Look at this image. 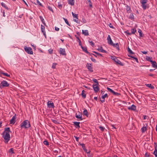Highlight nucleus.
Instances as JSON below:
<instances>
[{"label": "nucleus", "mask_w": 157, "mask_h": 157, "mask_svg": "<svg viewBox=\"0 0 157 157\" xmlns=\"http://www.w3.org/2000/svg\"><path fill=\"white\" fill-rule=\"evenodd\" d=\"M90 59H91V60L92 61H93V62H96V60L94 59V58H92V57H91L90 58Z\"/></svg>", "instance_id": "4d7b16f0"}, {"label": "nucleus", "mask_w": 157, "mask_h": 157, "mask_svg": "<svg viewBox=\"0 0 157 157\" xmlns=\"http://www.w3.org/2000/svg\"><path fill=\"white\" fill-rule=\"evenodd\" d=\"M146 85L147 86L150 88L151 89H153L154 88V86L151 85V84H146Z\"/></svg>", "instance_id": "7c9ffc66"}, {"label": "nucleus", "mask_w": 157, "mask_h": 157, "mask_svg": "<svg viewBox=\"0 0 157 157\" xmlns=\"http://www.w3.org/2000/svg\"><path fill=\"white\" fill-rule=\"evenodd\" d=\"M88 2L89 3V6L91 7L92 6V4L90 0H87Z\"/></svg>", "instance_id": "a19ab883"}, {"label": "nucleus", "mask_w": 157, "mask_h": 157, "mask_svg": "<svg viewBox=\"0 0 157 157\" xmlns=\"http://www.w3.org/2000/svg\"><path fill=\"white\" fill-rule=\"evenodd\" d=\"M79 42V44L80 46L81 47H82V43L81 40H79V41H78Z\"/></svg>", "instance_id": "bf43d9fd"}, {"label": "nucleus", "mask_w": 157, "mask_h": 157, "mask_svg": "<svg viewBox=\"0 0 157 157\" xmlns=\"http://www.w3.org/2000/svg\"><path fill=\"white\" fill-rule=\"evenodd\" d=\"M25 51L29 54H33V52L32 48L30 47H25Z\"/></svg>", "instance_id": "20e7f679"}, {"label": "nucleus", "mask_w": 157, "mask_h": 157, "mask_svg": "<svg viewBox=\"0 0 157 157\" xmlns=\"http://www.w3.org/2000/svg\"><path fill=\"white\" fill-rule=\"evenodd\" d=\"M72 13V15L73 16V17L75 18L76 19H78V14H75L74 13H73V12Z\"/></svg>", "instance_id": "c85d7f7f"}, {"label": "nucleus", "mask_w": 157, "mask_h": 157, "mask_svg": "<svg viewBox=\"0 0 157 157\" xmlns=\"http://www.w3.org/2000/svg\"><path fill=\"white\" fill-rule=\"evenodd\" d=\"M74 137H75V138L76 141H78V139L79 137L76 136H75Z\"/></svg>", "instance_id": "e2e57ef3"}, {"label": "nucleus", "mask_w": 157, "mask_h": 157, "mask_svg": "<svg viewBox=\"0 0 157 157\" xmlns=\"http://www.w3.org/2000/svg\"><path fill=\"white\" fill-rule=\"evenodd\" d=\"M136 32V30L134 29H131V34H134Z\"/></svg>", "instance_id": "58836bf2"}, {"label": "nucleus", "mask_w": 157, "mask_h": 157, "mask_svg": "<svg viewBox=\"0 0 157 157\" xmlns=\"http://www.w3.org/2000/svg\"><path fill=\"white\" fill-rule=\"evenodd\" d=\"M59 52L60 54H62L63 55L65 56L66 55L65 49L64 48H59Z\"/></svg>", "instance_id": "9d476101"}, {"label": "nucleus", "mask_w": 157, "mask_h": 157, "mask_svg": "<svg viewBox=\"0 0 157 157\" xmlns=\"http://www.w3.org/2000/svg\"><path fill=\"white\" fill-rule=\"evenodd\" d=\"M113 94H114V95H119L120 94L119 93H117V92H116L114 91V92H113Z\"/></svg>", "instance_id": "3c124183"}, {"label": "nucleus", "mask_w": 157, "mask_h": 157, "mask_svg": "<svg viewBox=\"0 0 157 157\" xmlns=\"http://www.w3.org/2000/svg\"><path fill=\"white\" fill-rule=\"evenodd\" d=\"M68 2L69 4L72 6L74 5V0H68Z\"/></svg>", "instance_id": "412c9836"}, {"label": "nucleus", "mask_w": 157, "mask_h": 157, "mask_svg": "<svg viewBox=\"0 0 157 157\" xmlns=\"http://www.w3.org/2000/svg\"><path fill=\"white\" fill-rule=\"evenodd\" d=\"M126 10L128 13H130L131 8L130 6H127Z\"/></svg>", "instance_id": "bb28decb"}, {"label": "nucleus", "mask_w": 157, "mask_h": 157, "mask_svg": "<svg viewBox=\"0 0 157 157\" xmlns=\"http://www.w3.org/2000/svg\"><path fill=\"white\" fill-rule=\"evenodd\" d=\"M151 58H150L149 57H148V59H147V60H148V61H151V60H152L151 59Z\"/></svg>", "instance_id": "680f3d73"}, {"label": "nucleus", "mask_w": 157, "mask_h": 157, "mask_svg": "<svg viewBox=\"0 0 157 157\" xmlns=\"http://www.w3.org/2000/svg\"><path fill=\"white\" fill-rule=\"evenodd\" d=\"M9 86V84L6 81L4 80L1 82L0 87L2 88V87H8Z\"/></svg>", "instance_id": "39448f33"}, {"label": "nucleus", "mask_w": 157, "mask_h": 157, "mask_svg": "<svg viewBox=\"0 0 157 157\" xmlns=\"http://www.w3.org/2000/svg\"><path fill=\"white\" fill-rule=\"evenodd\" d=\"M47 105L49 108H53L54 107V103L53 102H51L50 101H48L47 102Z\"/></svg>", "instance_id": "9b49d317"}, {"label": "nucleus", "mask_w": 157, "mask_h": 157, "mask_svg": "<svg viewBox=\"0 0 157 157\" xmlns=\"http://www.w3.org/2000/svg\"><path fill=\"white\" fill-rule=\"evenodd\" d=\"M154 144L155 150L154 151L153 153H155L156 154V155L157 157V144L155 143Z\"/></svg>", "instance_id": "4be33fe9"}, {"label": "nucleus", "mask_w": 157, "mask_h": 157, "mask_svg": "<svg viewBox=\"0 0 157 157\" xmlns=\"http://www.w3.org/2000/svg\"><path fill=\"white\" fill-rule=\"evenodd\" d=\"M82 33L85 36H88L89 35L88 31L87 30H82Z\"/></svg>", "instance_id": "6ab92c4d"}, {"label": "nucleus", "mask_w": 157, "mask_h": 157, "mask_svg": "<svg viewBox=\"0 0 157 157\" xmlns=\"http://www.w3.org/2000/svg\"><path fill=\"white\" fill-rule=\"evenodd\" d=\"M1 5L3 7H4L7 10H8V7H7V6H6L5 4L3 3V2H2L1 3Z\"/></svg>", "instance_id": "c756f323"}, {"label": "nucleus", "mask_w": 157, "mask_h": 157, "mask_svg": "<svg viewBox=\"0 0 157 157\" xmlns=\"http://www.w3.org/2000/svg\"><path fill=\"white\" fill-rule=\"evenodd\" d=\"M128 109L129 110H135L136 109V106L134 105H132L131 107H128Z\"/></svg>", "instance_id": "2eb2a0df"}, {"label": "nucleus", "mask_w": 157, "mask_h": 157, "mask_svg": "<svg viewBox=\"0 0 157 157\" xmlns=\"http://www.w3.org/2000/svg\"><path fill=\"white\" fill-rule=\"evenodd\" d=\"M41 29L42 32L45 31V27L44 26L42 25H41Z\"/></svg>", "instance_id": "ea45409f"}, {"label": "nucleus", "mask_w": 157, "mask_h": 157, "mask_svg": "<svg viewBox=\"0 0 157 157\" xmlns=\"http://www.w3.org/2000/svg\"><path fill=\"white\" fill-rule=\"evenodd\" d=\"M114 47H116L118 51H119L120 48L119 47V45L118 43H116V44H113L112 45Z\"/></svg>", "instance_id": "f3484780"}, {"label": "nucleus", "mask_w": 157, "mask_h": 157, "mask_svg": "<svg viewBox=\"0 0 157 157\" xmlns=\"http://www.w3.org/2000/svg\"><path fill=\"white\" fill-rule=\"evenodd\" d=\"M134 16L133 14V13H131L130 15L129 18H130L131 19H133L134 18Z\"/></svg>", "instance_id": "8fccbe9b"}, {"label": "nucleus", "mask_w": 157, "mask_h": 157, "mask_svg": "<svg viewBox=\"0 0 157 157\" xmlns=\"http://www.w3.org/2000/svg\"><path fill=\"white\" fill-rule=\"evenodd\" d=\"M10 128H5V131L2 133L3 137L5 140V142L7 143L10 139V136L9 132H10Z\"/></svg>", "instance_id": "f257e3e1"}, {"label": "nucleus", "mask_w": 157, "mask_h": 157, "mask_svg": "<svg viewBox=\"0 0 157 157\" xmlns=\"http://www.w3.org/2000/svg\"><path fill=\"white\" fill-rule=\"evenodd\" d=\"M128 52L130 54H134V53L132 52V51L128 47L127 48Z\"/></svg>", "instance_id": "a878e982"}, {"label": "nucleus", "mask_w": 157, "mask_h": 157, "mask_svg": "<svg viewBox=\"0 0 157 157\" xmlns=\"http://www.w3.org/2000/svg\"><path fill=\"white\" fill-rule=\"evenodd\" d=\"M83 113L84 115L87 116H88V112L86 109H85V110L83 112Z\"/></svg>", "instance_id": "393cba45"}, {"label": "nucleus", "mask_w": 157, "mask_h": 157, "mask_svg": "<svg viewBox=\"0 0 157 157\" xmlns=\"http://www.w3.org/2000/svg\"><path fill=\"white\" fill-rule=\"evenodd\" d=\"M9 153H11L12 154H14L13 149V148H11L9 151Z\"/></svg>", "instance_id": "473e14b6"}, {"label": "nucleus", "mask_w": 157, "mask_h": 157, "mask_svg": "<svg viewBox=\"0 0 157 157\" xmlns=\"http://www.w3.org/2000/svg\"><path fill=\"white\" fill-rule=\"evenodd\" d=\"M81 47L82 48V49L83 51H84V52H86V53H87V54H89L91 55L90 54V53L87 51V48L86 47H83L82 46Z\"/></svg>", "instance_id": "dca6fc26"}, {"label": "nucleus", "mask_w": 157, "mask_h": 157, "mask_svg": "<svg viewBox=\"0 0 157 157\" xmlns=\"http://www.w3.org/2000/svg\"><path fill=\"white\" fill-rule=\"evenodd\" d=\"M42 32L43 33L44 35L46 37V34L45 31Z\"/></svg>", "instance_id": "0e129e2a"}, {"label": "nucleus", "mask_w": 157, "mask_h": 157, "mask_svg": "<svg viewBox=\"0 0 157 157\" xmlns=\"http://www.w3.org/2000/svg\"><path fill=\"white\" fill-rule=\"evenodd\" d=\"M115 62L117 64H118L121 66H123L124 64L122 63L117 58L115 60Z\"/></svg>", "instance_id": "4468645a"}, {"label": "nucleus", "mask_w": 157, "mask_h": 157, "mask_svg": "<svg viewBox=\"0 0 157 157\" xmlns=\"http://www.w3.org/2000/svg\"><path fill=\"white\" fill-rule=\"evenodd\" d=\"M75 117L76 118L79 119L80 120H82V114L81 113H80V114L79 115H77V114H76Z\"/></svg>", "instance_id": "a211bd4d"}, {"label": "nucleus", "mask_w": 157, "mask_h": 157, "mask_svg": "<svg viewBox=\"0 0 157 157\" xmlns=\"http://www.w3.org/2000/svg\"><path fill=\"white\" fill-rule=\"evenodd\" d=\"M74 124L75 125L76 127L79 128H80V126H79V122H74Z\"/></svg>", "instance_id": "5701e85b"}, {"label": "nucleus", "mask_w": 157, "mask_h": 157, "mask_svg": "<svg viewBox=\"0 0 157 157\" xmlns=\"http://www.w3.org/2000/svg\"><path fill=\"white\" fill-rule=\"evenodd\" d=\"M93 52L95 54H97L98 56H100L101 57L102 56V55L100 53H98L96 52Z\"/></svg>", "instance_id": "c03bdc74"}, {"label": "nucleus", "mask_w": 157, "mask_h": 157, "mask_svg": "<svg viewBox=\"0 0 157 157\" xmlns=\"http://www.w3.org/2000/svg\"><path fill=\"white\" fill-rule=\"evenodd\" d=\"M112 59L114 60L115 61V60H116V59H117V57L115 56H114L113 57L112 56V58H111Z\"/></svg>", "instance_id": "864d4df0"}, {"label": "nucleus", "mask_w": 157, "mask_h": 157, "mask_svg": "<svg viewBox=\"0 0 157 157\" xmlns=\"http://www.w3.org/2000/svg\"><path fill=\"white\" fill-rule=\"evenodd\" d=\"M82 96V97L84 98H85L86 97V94H85V91L84 90H82V92L81 94Z\"/></svg>", "instance_id": "b1692460"}, {"label": "nucleus", "mask_w": 157, "mask_h": 157, "mask_svg": "<svg viewBox=\"0 0 157 157\" xmlns=\"http://www.w3.org/2000/svg\"><path fill=\"white\" fill-rule=\"evenodd\" d=\"M107 89L108 91L111 92L112 93H113V92H114V91L112 89H111L109 87H107Z\"/></svg>", "instance_id": "79ce46f5"}, {"label": "nucleus", "mask_w": 157, "mask_h": 157, "mask_svg": "<svg viewBox=\"0 0 157 157\" xmlns=\"http://www.w3.org/2000/svg\"><path fill=\"white\" fill-rule=\"evenodd\" d=\"M31 127L30 122L28 120H25L23 121L21 124V128H28Z\"/></svg>", "instance_id": "f03ea898"}, {"label": "nucleus", "mask_w": 157, "mask_h": 157, "mask_svg": "<svg viewBox=\"0 0 157 157\" xmlns=\"http://www.w3.org/2000/svg\"><path fill=\"white\" fill-rule=\"evenodd\" d=\"M1 74H2L3 75H4L5 76H7V77H10V75H8L7 73H4V72H1Z\"/></svg>", "instance_id": "72a5a7b5"}, {"label": "nucleus", "mask_w": 157, "mask_h": 157, "mask_svg": "<svg viewBox=\"0 0 157 157\" xmlns=\"http://www.w3.org/2000/svg\"><path fill=\"white\" fill-rule=\"evenodd\" d=\"M43 143L44 144L46 145H48L49 144V142L46 140H44L43 142Z\"/></svg>", "instance_id": "4c0bfd02"}, {"label": "nucleus", "mask_w": 157, "mask_h": 157, "mask_svg": "<svg viewBox=\"0 0 157 157\" xmlns=\"http://www.w3.org/2000/svg\"><path fill=\"white\" fill-rule=\"evenodd\" d=\"M108 97V96L107 94H106L102 96L101 98H100V100L102 102H104L105 101V98Z\"/></svg>", "instance_id": "1a4fd4ad"}, {"label": "nucleus", "mask_w": 157, "mask_h": 157, "mask_svg": "<svg viewBox=\"0 0 157 157\" xmlns=\"http://www.w3.org/2000/svg\"><path fill=\"white\" fill-rule=\"evenodd\" d=\"M89 42L91 44V45L92 46H94V43L92 41H89Z\"/></svg>", "instance_id": "5fc2aeb1"}, {"label": "nucleus", "mask_w": 157, "mask_h": 157, "mask_svg": "<svg viewBox=\"0 0 157 157\" xmlns=\"http://www.w3.org/2000/svg\"><path fill=\"white\" fill-rule=\"evenodd\" d=\"M48 9L50 11H51L52 13L54 12L53 10L52 9V7L51 6H48Z\"/></svg>", "instance_id": "37998d69"}, {"label": "nucleus", "mask_w": 157, "mask_h": 157, "mask_svg": "<svg viewBox=\"0 0 157 157\" xmlns=\"http://www.w3.org/2000/svg\"><path fill=\"white\" fill-rule=\"evenodd\" d=\"M48 51L50 54H52V53L53 52V49H50L48 50Z\"/></svg>", "instance_id": "603ef678"}, {"label": "nucleus", "mask_w": 157, "mask_h": 157, "mask_svg": "<svg viewBox=\"0 0 157 157\" xmlns=\"http://www.w3.org/2000/svg\"><path fill=\"white\" fill-rule=\"evenodd\" d=\"M125 32L128 35H131V33H129L128 31H127Z\"/></svg>", "instance_id": "338daca9"}, {"label": "nucleus", "mask_w": 157, "mask_h": 157, "mask_svg": "<svg viewBox=\"0 0 157 157\" xmlns=\"http://www.w3.org/2000/svg\"><path fill=\"white\" fill-rule=\"evenodd\" d=\"M99 128L102 131H103L105 129V128L102 126H99Z\"/></svg>", "instance_id": "a18cd8bd"}, {"label": "nucleus", "mask_w": 157, "mask_h": 157, "mask_svg": "<svg viewBox=\"0 0 157 157\" xmlns=\"http://www.w3.org/2000/svg\"><path fill=\"white\" fill-rule=\"evenodd\" d=\"M140 2L142 4V7L144 10H145L147 8V5L146 4L147 2V0H140Z\"/></svg>", "instance_id": "7ed1b4c3"}, {"label": "nucleus", "mask_w": 157, "mask_h": 157, "mask_svg": "<svg viewBox=\"0 0 157 157\" xmlns=\"http://www.w3.org/2000/svg\"><path fill=\"white\" fill-rule=\"evenodd\" d=\"M17 118L16 115L15 114L14 116H13L11 119L10 121V124H14L16 122V119Z\"/></svg>", "instance_id": "0eeeda50"}, {"label": "nucleus", "mask_w": 157, "mask_h": 157, "mask_svg": "<svg viewBox=\"0 0 157 157\" xmlns=\"http://www.w3.org/2000/svg\"><path fill=\"white\" fill-rule=\"evenodd\" d=\"M57 64L56 63H53L52 64V67L53 68H55L56 67V65Z\"/></svg>", "instance_id": "09e8293b"}, {"label": "nucleus", "mask_w": 157, "mask_h": 157, "mask_svg": "<svg viewBox=\"0 0 157 157\" xmlns=\"http://www.w3.org/2000/svg\"><path fill=\"white\" fill-rule=\"evenodd\" d=\"M37 1V3L39 4L40 6L43 7V6L42 5L41 3L40 2L38 1V0H36Z\"/></svg>", "instance_id": "49530a36"}, {"label": "nucleus", "mask_w": 157, "mask_h": 157, "mask_svg": "<svg viewBox=\"0 0 157 157\" xmlns=\"http://www.w3.org/2000/svg\"><path fill=\"white\" fill-rule=\"evenodd\" d=\"M86 67L89 71L91 72H93V70L92 65L91 63L89 64L87 63L86 64Z\"/></svg>", "instance_id": "6e6552de"}, {"label": "nucleus", "mask_w": 157, "mask_h": 157, "mask_svg": "<svg viewBox=\"0 0 157 157\" xmlns=\"http://www.w3.org/2000/svg\"><path fill=\"white\" fill-rule=\"evenodd\" d=\"M145 157H149V155L148 153H146L145 154Z\"/></svg>", "instance_id": "6e6d98bb"}, {"label": "nucleus", "mask_w": 157, "mask_h": 157, "mask_svg": "<svg viewBox=\"0 0 157 157\" xmlns=\"http://www.w3.org/2000/svg\"><path fill=\"white\" fill-rule=\"evenodd\" d=\"M107 39L108 44L112 45L113 44V43L111 39L110 36L109 35H108Z\"/></svg>", "instance_id": "f8f14e48"}, {"label": "nucleus", "mask_w": 157, "mask_h": 157, "mask_svg": "<svg viewBox=\"0 0 157 157\" xmlns=\"http://www.w3.org/2000/svg\"><path fill=\"white\" fill-rule=\"evenodd\" d=\"M80 144L82 146V148H83V150H84V149L85 148V144Z\"/></svg>", "instance_id": "de8ad7c7"}, {"label": "nucleus", "mask_w": 157, "mask_h": 157, "mask_svg": "<svg viewBox=\"0 0 157 157\" xmlns=\"http://www.w3.org/2000/svg\"><path fill=\"white\" fill-rule=\"evenodd\" d=\"M98 50L101 52H105V53H107V52L105 50H104L103 49L102 47H100V48H99L98 49Z\"/></svg>", "instance_id": "aec40b11"}, {"label": "nucleus", "mask_w": 157, "mask_h": 157, "mask_svg": "<svg viewBox=\"0 0 157 157\" xmlns=\"http://www.w3.org/2000/svg\"><path fill=\"white\" fill-rule=\"evenodd\" d=\"M138 32L140 33V36H141L142 33H141V30L140 29H139L138 31Z\"/></svg>", "instance_id": "13d9d810"}, {"label": "nucleus", "mask_w": 157, "mask_h": 157, "mask_svg": "<svg viewBox=\"0 0 157 157\" xmlns=\"http://www.w3.org/2000/svg\"><path fill=\"white\" fill-rule=\"evenodd\" d=\"M52 121L55 123L56 124L57 123V121L56 120H52Z\"/></svg>", "instance_id": "774afa93"}, {"label": "nucleus", "mask_w": 157, "mask_h": 157, "mask_svg": "<svg viewBox=\"0 0 157 157\" xmlns=\"http://www.w3.org/2000/svg\"><path fill=\"white\" fill-rule=\"evenodd\" d=\"M99 85L94 84L93 85V87L94 91L95 93H97L99 90V87L98 86Z\"/></svg>", "instance_id": "423d86ee"}, {"label": "nucleus", "mask_w": 157, "mask_h": 157, "mask_svg": "<svg viewBox=\"0 0 157 157\" xmlns=\"http://www.w3.org/2000/svg\"><path fill=\"white\" fill-rule=\"evenodd\" d=\"M150 62L152 64V66L154 67L157 68V63L155 61L151 60Z\"/></svg>", "instance_id": "ddd939ff"}, {"label": "nucleus", "mask_w": 157, "mask_h": 157, "mask_svg": "<svg viewBox=\"0 0 157 157\" xmlns=\"http://www.w3.org/2000/svg\"><path fill=\"white\" fill-rule=\"evenodd\" d=\"M93 81L95 82L96 84H95L99 85L98 82L97 81V79L95 78H94L93 79Z\"/></svg>", "instance_id": "c9c22d12"}, {"label": "nucleus", "mask_w": 157, "mask_h": 157, "mask_svg": "<svg viewBox=\"0 0 157 157\" xmlns=\"http://www.w3.org/2000/svg\"><path fill=\"white\" fill-rule=\"evenodd\" d=\"M148 116H144V119H148Z\"/></svg>", "instance_id": "69168bd1"}, {"label": "nucleus", "mask_w": 157, "mask_h": 157, "mask_svg": "<svg viewBox=\"0 0 157 157\" xmlns=\"http://www.w3.org/2000/svg\"><path fill=\"white\" fill-rule=\"evenodd\" d=\"M63 19H64V21H65V22H66V23L69 26H70V24H69V23L67 20V19H66L64 18H63Z\"/></svg>", "instance_id": "e433bc0d"}, {"label": "nucleus", "mask_w": 157, "mask_h": 157, "mask_svg": "<svg viewBox=\"0 0 157 157\" xmlns=\"http://www.w3.org/2000/svg\"><path fill=\"white\" fill-rule=\"evenodd\" d=\"M41 21H42V22L43 23L44 25H46V24H45V23L44 22V19L42 17L40 16L39 17Z\"/></svg>", "instance_id": "2f4dec72"}, {"label": "nucleus", "mask_w": 157, "mask_h": 157, "mask_svg": "<svg viewBox=\"0 0 157 157\" xmlns=\"http://www.w3.org/2000/svg\"><path fill=\"white\" fill-rule=\"evenodd\" d=\"M147 130V128L146 127H143L141 128L142 132L143 133L146 131Z\"/></svg>", "instance_id": "cd10ccee"}, {"label": "nucleus", "mask_w": 157, "mask_h": 157, "mask_svg": "<svg viewBox=\"0 0 157 157\" xmlns=\"http://www.w3.org/2000/svg\"><path fill=\"white\" fill-rule=\"evenodd\" d=\"M128 56L130 57H131L133 58L134 59H135V60L137 63L138 62V59L137 58L135 57L134 56H129V55Z\"/></svg>", "instance_id": "f704fd0d"}, {"label": "nucleus", "mask_w": 157, "mask_h": 157, "mask_svg": "<svg viewBox=\"0 0 157 157\" xmlns=\"http://www.w3.org/2000/svg\"><path fill=\"white\" fill-rule=\"evenodd\" d=\"M84 150L86 152V153H89L90 152V151H87V149H86V148L84 149Z\"/></svg>", "instance_id": "052dcab7"}]
</instances>
